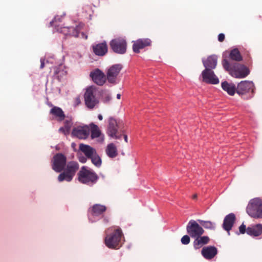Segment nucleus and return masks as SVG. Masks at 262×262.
I'll return each instance as SVG.
<instances>
[{"instance_id":"nucleus-1","label":"nucleus","mask_w":262,"mask_h":262,"mask_svg":"<svg viewBox=\"0 0 262 262\" xmlns=\"http://www.w3.org/2000/svg\"><path fill=\"white\" fill-rule=\"evenodd\" d=\"M222 64L224 68L229 72L232 76L235 78H245L250 73L249 70L246 66L238 63L231 65L226 59L223 60Z\"/></svg>"},{"instance_id":"nucleus-2","label":"nucleus","mask_w":262,"mask_h":262,"mask_svg":"<svg viewBox=\"0 0 262 262\" xmlns=\"http://www.w3.org/2000/svg\"><path fill=\"white\" fill-rule=\"evenodd\" d=\"M79 168V165L78 162L76 161L68 162L62 172L59 174L58 181L60 182L63 181L71 182Z\"/></svg>"},{"instance_id":"nucleus-3","label":"nucleus","mask_w":262,"mask_h":262,"mask_svg":"<svg viewBox=\"0 0 262 262\" xmlns=\"http://www.w3.org/2000/svg\"><path fill=\"white\" fill-rule=\"evenodd\" d=\"M78 177L80 183L86 185H93L98 179V176L93 170L84 166L81 167L78 173Z\"/></svg>"},{"instance_id":"nucleus-4","label":"nucleus","mask_w":262,"mask_h":262,"mask_svg":"<svg viewBox=\"0 0 262 262\" xmlns=\"http://www.w3.org/2000/svg\"><path fill=\"white\" fill-rule=\"evenodd\" d=\"M247 213L254 219H262V200L256 198L251 199L246 208Z\"/></svg>"},{"instance_id":"nucleus-5","label":"nucleus","mask_w":262,"mask_h":262,"mask_svg":"<svg viewBox=\"0 0 262 262\" xmlns=\"http://www.w3.org/2000/svg\"><path fill=\"white\" fill-rule=\"evenodd\" d=\"M123 235L121 229L118 228L105 238V245L110 249H119L121 246V239Z\"/></svg>"},{"instance_id":"nucleus-6","label":"nucleus","mask_w":262,"mask_h":262,"mask_svg":"<svg viewBox=\"0 0 262 262\" xmlns=\"http://www.w3.org/2000/svg\"><path fill=\"white\" fill-rule=\"evenodd\" d=\"M66 164L67 158L61 153H58L54 155L51 162L52 168L56 172L61 173Z\"/></svg>"},{"instance_id":"nucleus-7","label":"nucleus","mask_w":262,"mask_h":262,"mask_svg":"<svg viewBox=\"0 0 262 262\" xmlns=\"http://www.w3.org/2000/svg\"><path fill=\"white\" fill-rule=\"evenodd\" d=\"M187 233L192 238L201 236L204 233L203 228L197 223L196 221L191 220L186 227Z\"/></svg>"},{"instance_id":"nucleus-8","label":"nucleus","mask_w":262,"mask_h":262,"mask_svg":"<svg viewBox=\"0 0 262 262\" xmlns=\"http://www.w3.org/2000/svg\"><path fill=\"white\" fill-rule=\"evenodd\" d=\"M57 17L54 18V20L50 22L51 26H54L57 31L60 32L65 35H70L74 36L75 37H78L79 36L80 28L79 26H76L75 27H60L56 25L55 23L56 21Z\"/></svg>"},{"instance_id":"nucleus-9","label":"nucleus","mask_w":262,"mask_h":262,"mask_svg":"<svg viewBox=\"0 0 262 262\" xmlns=\"http://www.w3.org/2000/svg\"><path fill=\"white\" fill-rule=\"evenodd\" d=\"M84 97L85 104L90 109H93L99 103L98 100L94 95V89L92 86L86 90Z\"/></svg>"},{"instance_id":"nucleus-10","label":"nucleus","mask_w":262,"mask_h":262,"mask_svg":"<svg viewBox=\"0 0 262 262\" xmlns=\"http://www.w3.org/2000/svg\"><path fill=\"white\" fill-rule=\"evenodd\" d=\"M126 42L120 38L113 39L110 42V47L116 53L123 54L126 51Z\"/></svg>"},{"instance_id":"nucleus-11","label":"nucleus","mask_w":262,"mask_h":262,"mask_svg":"<svg viewBox=\"0 0 262 262\" xmlns=\"http://www.w3.org/2000/svg\"><path fill=\"white\" fill-rule=\"evenodd\" d=\"M107 134L109 136L116 139H120L122 137L121 131L118 132L117 121L112 117L109 118Z\"/></svg>"},{"instance_id":"nucleus-12","label":"nucleus","mask_w":262,"mask_h":262,"mask_svg":"<svg viewBox=\"0 0 262 262\" xmlns=\"http://www.w3.org/2000/svg\"><path fill=\"white\" fill-rule=\"evenodd\" d=\"M203 81L205 83L216 84L219 83V79L212 70L205 69L202 72Z\"/></svg>"},{"instance_id":"nucleus-13","label":"nucleus","mask_w":262,"mask_h":262,"mask_svg":"<svg viewBox=\"0 0 262 262\" xmlns=\"http://www.w3.org/2000/svg\"><path fill=\"white\" fill-rule=\"evenodd\" d=\"M122 68L120 64H114L111 67L107 72V79L110 83L115 84L117 77Z\"/></svg>"},{"instance_id":"nucleus-14","label":"nucleus","mask_w":262,"mask_h":262,"mask_svg":"<svg viewBox=\"0 0 262 262\" xmlns=\"http://www.w3.org/2000/svg\"><path fill=\"white\" fill-rule=\"evenodd\" d=\"M254 84L252 82L242 81L239 83L236 88V92L239 95L245 94L249 91L253 92Z\"/></svg>"},{"instance_id":"nucleus-15","label":"nucleus","mask_w":262,"mask_h":262,"mask_svg":"<svg viewBox=\"0 0 262 262\" xmlns=\"http://www.w3.org/2000/svg\"><path fill=\"white\" fill-rule=\"evenodd\" d=\"M151 41L149 38H141L134 41L133 50L135 53H139L140 50L146 47L150 46Z\"/></svg>"},{"instance_id":"nucleus-16","label":"nucleus","mask_w":262,"mask_h":262,"mask_svg":"<svg viewBox=\"0 0 262 262\" xmlns=\"http://www.w3.org/2000/svg\"><path fill=\"white\" fill-rule=\"evenodd\" d=\"M90 76L93 81L98 85H102L105 82L106 77L104 74L98 69L91 72Z\"/></svg>"},{"instance_id":"nucleus-17","label":"nucleus","mask_w":262,"mask_h":262,"mask_svg":"<svg viewBox=\"0 0 262 262\" xmlns=\"http://www.w3.org/2000/svg\"><path fill=\"white\" fill-rule=\"evenodd\" d=\"M90 134V128L88 126H79L74 128L72 132V134L77 138L81 139L87 138Z\"/></svg>"},{"instance_id":"nucleus-18","label":"nucleus","mask_w":262,"mask_h":262,"mask_svg":"<svg viewBox=\"0 0 262 262\" xmlns=\"http://www.w3.org/2000/svg\"><path fill=\"white\" fill-rule=\"evenodd\" d=\"M235 219V214L233 213H231L226 215L224 220L223 228L225 230L228 232V234H230L229 231L233 226Z\"/></svg>"},{"instance_id":"nucleus-19","label":"nucleus","mask_w":262,"mask_h":262,"mask_svg":"<svg viewBox=\"0 0 262 262\" xmlns=\"http://www.w3.org/2000/svg\"><path fill=\"white\" fill-rule=\"evenodd\" d=\"M217 253V249L214 246H209L203 248L201 254L207 259L213 258Z\"/></svg>"},{"instance_id":"nucleus-20","label":"nucleus","mask_w":262,"mask_h":262,"mask_svg":"<svg viewBox=\"0 0 262 262\" xmlns=\"http://www.w3.org/2000/svg\"><path fill=\"white\" fill-rule=\"evenodd\" d=\"M217 60V56L212 55L208 56L206 59H203L202 62L205 69L213 70L216 68Z\"/></svg>"},{"instance_id":"nucleus-21","label":"nucleus","mask_w":262,"mask_h":262,"mask_svg":"<svg viewBox=\"0 0 262 262\" xmlns=\"http://www.w3.org/2000/svg\"><path fill=\"white\" fill-rule=\"evenodd\" d=\"M92 48L93 52L98 56H103L107 52V46L105 42L94 45Z\"/></svg>"},{"instance_id":"nucleus-22","label":"nucleus","mask_w":262,"mask_h":262,"mask_svg":"<svg viewBox=\"0 0 262 262\" xmlns=\"http://www.w3.org/2000/svg\"><path fill=\"white\" fill-rule=\"evenodd\" d=\"M79 150L81 151L88 159L91 158V157L93 156V155H94V154L96 152V149L93 147L89 145L83 143L79 144Z\"/></svg>"},{"instance_id":"nucleus-23","label":"nucleus","mask_w":262,"mask_h":262,"mask_svg":"<svg viewBox=\"0 0 262 262\" xmlns=\"http://www.w3.org/2000/svg\"><path fill=\"white\" fill-rule=\"evenodd\" d=\"M193 243V247L195 249H198L202 247L204 245L207 244L210 239L207 236H199L194 238Z\"/></svg>"},{"instance_id":"nucleus-24","label":"nucleus","mask_w":262,"mask_h":262,"mask_svg":"<svg viewBox=\"0 0 262 262\" xmlns=\"http://www.w3.org/2000/svg\"><path fill=\"white\" fill-rule=\"evenodd\" d=\"M247 233L248 235L257 236L262 233V224H258L247 228Z\"/></svg>"},{"instance_id":"nucleus-25","label":"nucleus","mask_w":262,"mask_h":262,"mask_svg":"<svg viewBox=\"0 0 262 262\" xmlns=\"http://www.w3.org/2000/svg\"><path fill=\"white\" fill-rule=\"evenodd\" d=\"M107 207L100 204H94L91 208L92 214L93 216H99L106 211Z\"/></svg>"},{"instance_id":"nucleus-26","label":"nucleus","mask_w":262,"mask_h":262,"mask_svg":"<svg viewBox=\"0 0 262 262\" xmlns=\"http://www.w3.org/2000/svg\"><path fill=\"white\" fill-rule=\"evenodd\" d=\"M222 88L231 96L234 95L235 91H236L235 85L232 83H229L227 81H224L222 83Z\"/></svg>"},{"instance_id":"nucleus-27","label":"nucleus","mask_w":262,"mask_h":262,"mask_svg":"<svg viewBox=\"0 0 262 262\" xmlns=\"http://www.w3.org/2000/svg\"><path fill=\"white\" fill-rule=\"evenodd\" d=\"M105 151L107 155L111 158H114L118 155L117 147L114 143L108 144Z\"/></svg>"},{"instance_id":"nucleus-28","label":"nucleus","mask_w":262,"mask_h":262,"mask_svg":"<svg viewBox=\"0 0 262 262\" xmlns=\"http://www.w3.org/2000/svg\"><path fill=\"white\" fill-rule=\"evenodd\" d=\"M50 114L58 118L60 120H63L65 118V115L62 109L57 106H54L50 110Z\"/></svg>"},{"instance_id":"nucleus-29","label":"nucleus","mask_w":262,"mask_h":262,"mask_svg":"<svg viewBox=\"0 0 262 262\" xmlns=\"http://www.w3.org/2000/svg\"><path fill=\"white\" fill-rule=\"evenodd\" d=\"M91 128V136L92 139H95L98 138L101 136V132L99 129L98 126L93 123H91L90 124Z\"/></svg>"},{"instance_id":"nucleus-30","label":"nucleus","mask_w":262,"mask_h":262,"mask_svg":"<svg viewBox=\"0 0 262 262\" xmlns=\"http://www.w3.org/2000/svg\"><path fill=\"white\" fill-rule=\"evenodd\" d=\"M230 58L233 60L240 61L242 60V57L237 49H234L230 51Z\"/></svg>"},{"instance_id":"nucleus-31","label":"nucleus","mask_w":262,"mask_h":262,"mask_svg":"<svg viewBox=\"0 0 262 262\" xmlns=\"http://www.w3.org/2000/svg\"><path fill=\"white\" fill-rule=\"evenodd\" d=\"M197 222H198L205 229L210 230H214L215 229V224L211 221L198 220Z\"/></svg>"},{"instance_id":"nucleus-32","label":"nucleus","mask_w":262,"mask_h":262,"mask_svg":"<svg viewBox=\"0 0 262 262\" xmlns=\"http://www.w3.org/2000/svg\"><path fill=\"white\" fill-rule=\"evenodd\" d=\"M66 71L63 69V66L60 65L54 68V74L55 76L59 79L60 77L66 74Z\"/></svg>"},{"instance_id":"nucleus-33","label":"nucleus","mask_w":262,"mask_h":262,"mask_svg":"<svg viewBox=\"0 0 262 262\" xmlns=\"http://www.w3.org/2000/svg\"><path fill=\"white\" fill-rule=\"evenodd\" d=\"M91 160L92 163L97 167H100L101 165L102 161L101 159L97 153L95 152L91 158H90Z\"/></svg>"},{"instance_id":"nucleus-34","label":"nucleus","mask_w":262,"mask_h":262,"mask_svg":"<svg viewBox=\"0 0 262 262\" xmlns=\"http://www.w3.org/2000/svg\"><path fill=\"white\" fill-rule=\"evenodd\" d=\"M190 237L188 235L183 236L181 239V243L183 245H188L190 243Z\"/></svg>"},{"instance_id":"nucleus-35","label":"nucleus","mask_w":262,"mask_h":262,"mask_svg":"<svg viewBox=\"0 0 262 262\" xmlns=\"http://www.w3.org/2000/svg\"><path fill=\"white\" fill-rule=\"evenodd\" d=\"M239 231L240 233L244 234L246 232H247V229L246 226L242 224L239 227Z\"/></svg>"},{"instance_id":"nucleus-36","label":"nucleus","mask_w":262,"mask_h":262,"mask_svg":"<svg viewBox=\"0 0 262 262\" xmlns=\"http://www.w3.org/2000/svg\"><path fill=\"white\" fill-rule=\"evenodd\" d=\"M225 39V35L223 33L219 34L218 36V40L220 42H223Z\"/></svg>"},{"instance_id":"nucleus-37","label":"nucleus","mask_w":262,"mask_h":262,"mask_svg":"<svg viewBox=\"0 0 262 262\" xmlns=\"http://www.w3.org/2000/svg\"><path fill=\"white\" fill-rule=\"evenodd\" d=\"M81 103L80 98L79 97H77L75 99V105L77 106L80 104Z\"/></svg>"},{"instance_id":"nucleus-38","label":"nucleus","mask_w":262,"mask_h":262,"mask_svg":"<svg viewBox=\"0 0 262 262\" xmlns=\"http://www.w3.org/2000/svg\"><path fill=\"white\" fill-rule=\"evenodd\" d=\"M87 158L83 156H81L79 157V161L82 163H85L86 161Z\"/></svg>"},{"instance_id":"nucleus-39","label":"nucleus","mask_w":262,"mask_h":262,"mask_svg":"<svg viewBox=\"0 0 262 262\" xmlns=\"http://www.w3.org/2000/svg\"><path fill=\"white\" fill-rule=\"evenodd\" d=\"M121 134L123 136L125 141L127 143V136L123 134V132L121 131Z\"/></svg>"},{"instance_id":"nucleus-40","label":"nucleus","mask_w":262,"mask_h":262,"mask_svg":"<svg viewBox=\"0 0 262 262\" xmlns=\"http://www.w3.org/2000/svg\"><path fill=\"white\" fill-rule=\"evenodd\" d=\"M81 34V37L83 38H84L85 39H86L88 38V36L87 35L85 34L83 32H81L80 33Z\"/></svg>"},{"instance_id":"nucleus-41","label":"nucleus","mask_w":262,"mask_h":262,"mask_svg":"<svg viewBox=\"0 0 262 262\" xmlns=\"http://www.w3.org/2000/svg\"><path fill=\"white\" fill-rule=\"evenodd\" d=\"M40 62H41V64H40V68H41V69H42V68H43V67H44V66H45V63H44L43 60L41 59V60H40Z\"/></svg>"},{"instance_id":"nucleus-42","label":"nucleus","mask_w":262,"mask_h":262,"mask_svg":"<svg viewBox=\"0 0 262 262\" xmlns=\"http://www.w3.org/2000/svg\"><path fill=\"white\" fill-rule=\"evenodd\" d=\"M103 222L105 223H107L108 222V219L106 217H104Z\"/></svg>"},{"instance_id":"nucleus-43","label":"nucleus","mask_w":262,"mask_h":262,"mask_svg":"<svg viewBox=\"0 0 262 262\" xmlns=\"http://www.w3.org/2000/svg\"><path fill=\"white\" fill-rule=\"evenodd\" d=\"M98 118L100 120H102L103 119V117L101 114L98 115Z\"/></svg>"},{"instance_id":"nucleus-44","label":"nucleus","mask_w":262,"mask_h":262,"mask_svg":"<svg viewBox=\"0 0 262 262\" xmlns=\"http://www.w3.org/2000/svg\"><path fill=\"white\" fill-rule=\"evenodd\" d=\"M192 198L193 199H196L197 198V194H194L192 195Z\"/></svg>"},{"instance_id":"nucleus-45","label":"nucleus","mask_w":262,"mask_h":262,"mask_svg":"<svg viewBox=\"0 0 262 262\" xmlns=\"http://www.w3.org/2000/svg\"><path fill=\"white\" fill-rule=\"evenodd\" d=\"M120 97H121V95L120 94H117V99H119L120 98Z\"/></svg>"},{"instance_id":"nucleus-46","label":"nucleus","mask_w":262,"mask_h":262,"mask_svg":"<svg viewBox=\"0 0 262 262\" xmlns=\"http://www.w3.org/2000/svg\"><path fill=\"white\" fill-rule=\"evenodd\" d=\"M110 99H111V98H110V96H107V97H106V100H107V101H109Z\"/></svg>"},{"instance_id":"nucleus-47","label":"nucleus","mask_w":262,"mask_h":262,"mask_svg":"<svg viewBox=\"0 0 262 262\" xmlns=\"http://www.w3.org/2000/svg\"><path fill=\"white\" fill-rule=\"evenodd\" d=\"M59 131H62V132H64V129L63 128H60Z\"/></svg>"}]
</instances>
